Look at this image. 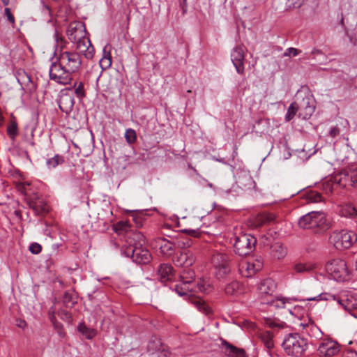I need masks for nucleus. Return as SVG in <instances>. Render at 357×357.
Masks as SVG:
<instances>
[{
	"instance_id": "31",
	"label": "nucleus",
	"mask_w": 357,
	"mask_h": 357,
	"mask_svg": "<svg viewBox=\"0 0 357 357\" xmlns=\"http://www.w3.org/2000/svg\"><path fill=\"white\" fill-rule=\"evenodd\" d=\"M65 162L64 157L59 154L54 155L52 158L46 160V165L48 169H54L57 166L63 164Z\"/></svg>"
},
{
	"instance_id": "58",
	"label": "nucleus",
	"mask_w": 357,
	"mask_h": 357,
	"mask_svg": "<svg viewBox=\"0 0 357 357\" xmlns=\"http://www.w3.org/2000/svg\"><path fill=\"white\" fill-rule=\"evenodd\" d=\"M58 333L61 337H63L64 335V332L61 328V325L59 324H58Z\"/></svg>"
},
{
	"instance_id": "7",
	"label": "nucleus",
	"mask_w": 357,
	"mask_h": 357,
	"mask_svg": "<svg viewBox=\"0 0 357 357\" xmlns=\"http://www.w3.org/2000/svg\"><path fill=\"white\" fill-rule=\"evenodd\" d=\"M229 258L224 251H214L211 256V264L218 278H223L230 272Z\"/></svg>"
},
{
	"instance_id": "36",
	"label": "nucleus",
	"mask_w": 357,
	"mask_h": 357,
	"mask_svg": "<svg viewBox=\"0 0 357 357\" xmlns=\"http://www.w3.org/2000/svg\"><path fill=\"white\" fill-rule=\"evenodd\" d=\"M273 337V334L268 331L262 333L260 335L261 341L268 349L273 348L274 346Z\"/></svg>"
},
{
	"instance_id": "20",
	"label": "nucleus",
	"mask_w": 357,
	"mask_h": 357,
	"mask_svg": "<svg viewBox=\"0 0 357 357\" xmlns=\"http://www.w3.org/2000/svg\"><path fill=\"white\" fill-rule=\"evenodd\" d=\"M158 279L162 283L172 281L174 279V268L169 264H161L157 269Z\"/></svg>"
},
{
	"instance_id": "5",
	"label": "nucleus",
	"mask_w": 357,
	"mask_h": 357,
	"mask_svg": "<svg viewBox=\"0 0 357 357\" xmlns=\"http://www.w3.org/2000/svg\"><path fill=\"white\" fill-rule=\"evenodd\" d=\"M356 241V234L353 231L346 229L333 231L329 237L330 243L337 250L348 249Z\"/></svg>"
},
{
	"instance_id": "62",
	"label": "nucleus",
	"mask_w": 357,
	"mask_h": 357,
	"mask_svg": "<svg viewBox=\"0 0 357 357\" xmlns=\"http://www.w3.org/2000/svg\"><path fill=\"white\" fill-rule=\"evenodd\" d=\"M268 221H272L274 220L273 215H271L270 217L268 218Z\"/></svg>"
},
{
	"instance_id": "51",
	"label": "nucleus",
	"mask_w": 357,
	"mask_h": 357,
	"mask_svg": "<svg viewBox=\"0 0 357 357\" xmlns=\"http://www.w3.org/2000/svg\"><path fill=\"white\" fill-rule=\"evenodd\" d=\"M183 231L188 234L190 236L197 237L199 235L198 230L195 229H184Z\"/></svg>"
},
{
	"instance_id": "1",
	"label": "nucleus",
	"mask_w": 357,
	"mask_h": 357,
	"mask_svg": "<svg viewBox=\"0 0 357 357\" xmlns=\"http://www.w3.org/2000/svg\"><path fill=\"white\" fill-rule=\"evenodd\" d=\"M134 243H130L128 245L122 246L121 249V255L130 257L132 261L137 264H146L152 259L149 250L144 246L145 241L143 234L137 232L133 234Z\"/></svg>"
},
{
	"instance_id": "50",
	"label": "nucleus",
	"mask_w": 357,
	"mask_h": 357,
	"mask_svg": "<svg viewBox=\"0 0 357 357\" xmlns=\"http://www.w3.org/2000/svg\"><path fill=\"white\" fill-rule=\"evenodd\" d=\"M178 243H179V245L182 246L183 248L190 247L192 245V244L193 243L192 239H185V240H183V241H179Z\"/></svg>"
},
{
	"instance_id": "61",
	"label": "nucleus",
	"mask_w": 357,
	"mask_h": 357,
	"mask_svg": "<svg viewBox=\"0 0 357 357\" xmlns=\"http://www.w3.org/2000/svg\"><path fill=\"white\" fill-rule=\"evenodd\" d=\"M315 53H321V51H319V50H312V54H315Z\"/></svg>"
},
{
	"instance_id": "34",
	"label": "nucleus",
	"mask_w": 357,
	"mask_h": 357,
	"mask_svg": "<svg viewBox=\"0 0 357 357\" xmlns=\"http://www.w3.org/2000/svg\"><path fill=\"white\" fill-rule=\"evenodd\" d=\"M241 287L238 282L232 281L226 286L225 291L227 295H236L241 292Z\"/></svg>"
},
{
	"instance_id": "59",
	"label": "nucleus",
	"mask_w": 357,
	"mask_h": 357,
	"mask_svg": "<svg viewBox=\"0 0 357 357\" xmlns=\"http://www.w3.org/2000/svg\"><path fill=\"white\" fill-rule=\"evenodd\" d=\"M2 3L4 5V6H8V3H9V0H0Z\"/></svg>"
},
{
	"instance_id": "64",
	"label": "nucleus",
	"mask_w": 357,
	"mask_h": 357,
	"mask_svg": "<svg viewBox=\"0 0 357 357\" xmlns=\"http://www.w3.org/2000/svg\"><path fill=\"white\" fill-rule=\"evenodd\" d=\"M356 268L357 270V259H356Z\"/></svg>"
},
{
	"instance_id": "35",
	"label": "nucleus",
	"mask_w": 357,
	"mask_h": 357,
	"mask_svg": "<svg viewBox=\"0 0 357 357\" xmlns=\"http://www.w3.org/2000/svg\"><path fill=\"white\" fill-rule=\"evenodd\" d=\"M99 65L102 70L109 68L112 65L111 54L109 52H107L105 48L103 50V56L99 61Z\"/></svg>"
},
{
	"instance_id": "42",
	"label": "nucleus",
	"mask_w": 357,
	"mask_h": 357,
	"mask_svg": "<svg viewBox=\"0 0 357 357\" xmlns=\"http://www.w3.org/2000/svg\"><path fill=\"white\" fill-rule=\"evenodd\" d=\"M307 199L310 202L318 203L322 201V196L319 192H312L308 195Z\"/></svg>"
},
{
	"instance_id": "48",
	"label": "nucleus",
	"mask_w": 357,
	"mask_h": 357,
	"mask_svg": "<svg viewBox=\"0 0 357 357\" xmlns=\"http://www.w3.org/2000/svg\"><path fill=\"white\" fill-rule=\"evenodd\" d=\"M251 263L252 264V265H254L253 268L255 269V271H257V272L260 271L263 267V260L262 258L260 257L256 258L255 260L251 261Z\"/></svg>"
},
{
	"instance_id": "10",
	"label": "nucleus",
	"mask_w": 357,
	"mask_h": 357,
	"mask_svg": "<svg viewBox=\"0 0 357 357\" xmlns=\"http://www.w3.org/2000/svg\"><path fill=\"white\" fill-rule=\"evenodd\" d=\"M50 78L58 84L66 85L70 83L72 75L64 68L60 61L52 62L50 71Z\"/></svg>"
},
{
	"instance_id": "8",
	"label": "nucleus",
	"mask_w": 357,
	"mask_h": 357,
	"mask_svg": "<svg viewBox=\"0 0 357 357\" xmlns=\"http://www.w3.org/2000/svg\"><path fill=\"white\" fill-rule=\"evenodd\" d=\"M58 61L61 62L64 68L71 75L79 70L82 63V56L79 53L75 52H61L58 56Z\"/></svg>"
},
{
	"instance_id": "46",
	"label": "nucleus",
	"mask_w": 357,
	"mask_h": 357,
	"mask_svg": "<svg viewBox=\"0 0 357 357\" xmlns=\"http://www.w3.org/2000/svg\"><path fill=\"white\" fill-rule=\"evenodd\" d=\"M158 357H171L172 353L169 351L167 346L164 345V347L160 349V351L156 354Z\"/></svg>"
},
{
	"instance_id": "13",
	"label": "nucleus",
	"mask_w": 357,
	"mask_h": 357,
	"mask_svg": "<svg viewBox=\"0 0 357 357\" xmlns=\"http://www.w3.org/2000/svg\"><path fill=\"white\" fill-rule=\"evenodd\" d=\"M66 34L72 43L83 38L86 35L84 23L80 21L70 22L67 28Z\"/></svg>"
},
{
	"instance_id": "57",
	"label": "nucleus",
	"mask_w": 357,
	"mask_h": 357,
	"mask_svg": "<svg viewBox=\"0 0 357 357\" xmlns=\"http://www.w3.org/2000/svg\"><path fill=\"white\" fill-rule=\"evenodd\" d=\"M17 326L20 328H24L26 326L24 320L19 319L17 321Z\"/></svg>"
},
{
	"instance_id": "54",
	"label": "nucleus",
	"mask_w": 357,
	"mask_h": 357,
	"mask_svg": "<svg viewBox=\"0 0 357 357\" xmlns=\"http://www.w3.org/2000/svg\"><path fill=\"white\" fill-rule=\"evenodd\" d=\"M344 357H357V352L352 350L347 351L344 354Z\"/></svg>"
},
{
	"instance_id": "32",
	"label": "nucleus",
	"mask_w": 357,
	"mask_h": 357,
	"mask_svg": "<svg viewBox=\"0 0 357 357\" xmlns=\"http://www.w3.org/2000/svg\"><path fill=\"white\" fill-rule=\"evenodd\" d=\"M31 208L38 215L45 214L48 212V206L41 201L36 202L31 204Z\"/></svg>"
},
{
	"instance_id": "37",
	"label": "nucleus",
	"mask_w": 357,
	"mask_h": 357,
	"mask_svg": "<svg viewBox=\"0 0 357 357\" xmlns=\"http://www.w3.org/2000/svg\"><path fill=\"white\" fill-rule=\"evenodd\" d=\"M341 214L342 216L352 218L357 215V210L352 205H345L341 209Z\"/></svg>"
},
{
	"instance_id": "19",
	"label": "nucleus",
	"mask_w": 357,
	"mask_h": 357,
	"mask_svg": "<svg viewBox=\"0 0 357 357\" xmlns=\"http://www.w3.org/2000/svg\"><path fill=\"white\" fill-rule=\"evenodd\" d=\"M210 284L204 280H200L197 282L196 289H190L188 287H184L180 285H175V291L179 296H184L187 294L188 291H193L195 292L200 291L202 293H208L210 290Z\"/></svg>"
},
{
	"instance_id": "14",
	"label": "nucleus",
	"mask_w": 357,
	"mask_h": 357,
	"mask_svg": "<svg viewBox=\"0 0 357 357\" xmlns=\"http://www.w3.org/2000/svg\"><path fill=\"white\" fill-rule=\"evenodd\" d=\"M244 47L242 45H236L231 53V59L235 66L236 72L240 75L244 74Z\"/></svg>"
},
{
	"instance_id": "27",
	"label": "nucleus",
	"mask_w": 357,
	"mask_h": 357,
	"mask_svg": "<svg viewBox=\"0 0 357 357\" xmlns=\"http://www.w3.org/2000/svg\"><path fill=\"white\" fill-rule=\"evenodd\" d=\"M191 303L202 313L208 315L211 313V308L199 298H191Z\"/></svg>"
},
{
	"instance_id": "9",
	"label": "nucleus",
	"mask_w": 357,
	"mask_h": 357,
	"mask_svg": "<svg viewBox=\"0 0 357 357\" xmlns=\"http://www.w3.org/2000/svg\"><path fill=\"white\" fill-rule=\"evenodd\" d=\"M326 271L336 281H343L348 275L347 264L340 259L328 262L326 265Z\"/></svg>"
},
{
	"instance_id": "28",
	"label": "nucleus",
	"mask_w": 357,
	"mask_h": 357,
	"mask_svg": "<svg viewBox=\"0 0 357 357\" xmlns=\"http://www.w3.org/2000/svg\"><path fill=\"white\" fill-rule=\"evenodd\" d=\"M74 105V99L68 95H63L59 102V107L63 112H67L68 109H70Z\"/></svg>"
},
{
	"instance_id": "4",
	"label": "nucleus",
	"mask_w": 357,
	"mask_h": 357,
	"mask_svg": "<svg viewBox=\"0 0 357 357\" xmlns=\"http://www.w3.org/2000/svg\"><path fill=\"white\" fill-rule=\"evenodd\" d=\"M257 243L256 238L247 233H241L234 236V252L239 256H247L251 254Z\"/></svg>"
},
{
	"instance_id": "18",
	"label": "nucleus",
	"mask_w": 357,
	"mask_h": 357,
	"mask_svg": "<svg viewBox=\"0 0 357 357\" xmlns=\"http://www.w3.org/2000/svg\"><path fill=\"white\" fill-rule=\"evenodd\" d=\"M220 348L227 357H247L244 349L238 348L224 339H220Z\"/></svg>"
},
{
	"instance_id": "24",
	"label": "nucleus",
	"mask_w": 357,
	"mask_h": 357,
	"mask_svg": "<svg viewBox=\"0 0 357 357\" xmlns=\"http://www.w3.org/2000/svg\"><path fill=\"white\" fill-rule=\"evenodd\" d=\"M160 252L165 256H171L174 252V244L164 238H160L156 241Z\"/></svg>"
},
{
	"instance_id": "52",
	"label": "nucleus",
	"mask_w": 357,
	"mask_h": 357,
	"mask_svg": "<svg viewBox=\"0 0 357 357\" xmlns=\"http://www.w3.org/2000/svg\"><path fill=\"white\" fill-rule=\"evenodd\" d=\"M63 301L66 304L68 303H74V301L72 300V296L69 293L64 294Z\"/></svg>"
},
{
	"instance_id": "41",
	"label": "nucleus",
	"mask_w": 357,
	"mask_h": 357,
	"mask_svg": "<svg viewBox=\"0 0 357 357\" xmlns=\"http://www.w3.org/2000/svg\"><path fill=\"white\" fill-rule=\"evenodd\" d=\"M125 138L128 144H133L137 139L135 130L132 128L127 129L125 132Z\"/></svg>"
},
{
	"instance_id": "23",
	"label": "nucleus",
	"mask_w": 357,
	"mask_h": 357,
	"mask_svg": "<svg viewBox=\"0 0 357 357\" xmlns=\"http://www.w3.org/2000/svg\"><path fill=\"white\" fill-rule=\"evenodd\" d=\"M291 301L292 299L290 298L275 297L274 296L270 298L263 299V303L274 306L276 308H284L286 307V304L291 303Z\"/></svg>"
},
{
	"instance_id": "26",
	"label": "nucleus",
	"mask_w": 357,
	"mask_h": 357,
	"mask_svg": "<svg viewBox=\"0 0 357 357\" xmlns=\"http://www.w3.org/2000/svg\"><path fill=\"white\" fill-rule=\"evenodd\" d=\"M161 340L156 336H152L147 345V350L151 354L158 353L164 347Z\"/></svg>"
},
{
	"instance_id": "11",
	"label": "nucleus",
	"mask_w": 357,
	"mask_h": 357,
	"mask_svg": "<svg viewBox=\"0 0 357 357\" xmlns=\"http://www.w3.org/2000/svg\"><path fill=\"white\" fill-rule=\"evenodd\" d=\"M334 181L342 188L354 186L357 183V166L351 165L342 169L334 176Z\"/></svg>"
},
{
	"instance_id": "21",
	"label": "nucleus",
	"mask_w": 357,
	"mask_h": 357,
	"mask_svg": "<svg viewBox=\"0 0 357 357\" xmlns=\"http://www.w3.org/2000/svg\"><path fill=\"white\" fill-rule=\"evenodd\" d=\"M17 81L23 90L26 91L29 93H32L35 91L36 86L32 82L31 77L26 73L24 71L19 73Z\"/></svg>"
},
{
	"instance_id": "25",
	"label": "nucleus",
	"mask_w": 357,
	"mask_h": 357,
	"mask_svg": "<svg viewBox=\"0 0 357 357\" xmlns=\"http://www.w3.org/2000/svg\"><path fill=\"white\" fill-rule=\"evenodd\" d=\"M195 277V272L190 267L183 268L180 272L181 281L184 286L191 284Z\"/></svg>"
},
{
	"instance_id": "38",
	"label": "nucleus",
	"mask_w": 357,
	"mask_h": 357,
	"mask_svg": "<svg viewBox=\"0 0 357 357\" xmlns=\"http://www.w3.org/2000/svg\"><path fill=\"white\" fill-rule=\"evenodd\" d=\"M299 109L298 105L296 102L291 103L289 105L287 114L285 115V121H291L296 115V112Z\"/></svg>"
},
{
	"instance_id": "49",
	"label": "nucleus",
	"mask_w": 357,
	"mask_h": 357,
	"mask_svg": "<svg viewBox=\"0 0 357 357\" xmlns=\"http://www.w3.org/2000/svg\"><path fill=\"white\" fill-rule=\"evenodd\" d=\"M4 15L7 17V20L10 24L14 25L15 23V17H14L13 15L12 14L11 10H10V9L9 8H6L4 9Z\"/></svg>"
},
{
	"instance_id": "47",
	"label": "nucleus",
	"mask_w": 357,
	"mask_h": 357,
	"mask_svg": "<svg viewBox=\"0 0 357 357\" xmlns=\"http://www.w3.org/2000/svg\"><path fill=\"white\" fill-rule=\"evenodd\" d=\"M41 250L42 246L38 243H32L29 246V251L33 254H39Z\"/></svg>"
},
{
	"instance_id": "44",
	"label": "nucleus",
	"mask_w": 357,
	"mask_h": 357,
	"mask_svg": "<svg viewBox=\"0 0 357 357\" xmlns=\"http://www.w3.org/2000/svg\"><path fill=\"white\" fill-rule=\"evenodd\" d=\"M301 51L294 48V47H289L287 48L283 54L284 56H297Z\"/></svg>"
},
{
	"instance_id": "22",
	"label": "nucleus",
	"mask_w": 357,
	"mask_h": 357,
	"mask_svg": "<svg viewBox=\"0 0 357 357\" xmlns=\"http://www.w3.org/2000/svg\"><path fill=\"white\" fill-rule=\"evenodd\" d=\"M195 262L193 255L189 251H183L177 257L176 265L183 268L190 267Z\"/></svg>"
},
{
	"instance_id": "45",
	"label": "nucleus",
	"mask_w": 357,
	"mask_h": 357,
	"mask_svg": "<svg viewBox=\"0 0 357 357\" xmlns=\"http://www.w3.org/2000/svg\"><path fill=\"white\" fill-rule=\"evenodd\" d=\"M54 38L58 43V45L60 46L61 48H63L65 47V44L66 43V41L63 38V37L59 34V33L57 31V30H55L54 32Z\"/></svg>"
},
{
	"instance_id": "6",
	"label": "nucleus",
	"mask_w": 357,
	"mask_h": 357,
	"mask_svg": "<svg viewBox=\"0 0 357 357\" xmlns=\"http://www.w3.org/2000/svg\"><path fill=\"white\" fill-rule=\"evenodd\" d=\"M307 301H335L346 312H348L351 316L357 319V307H354V303L347 298H344L339 295L330 293H323L317 296L307 298Z\"/></svg>"
},
{
	"instance_id": "3",
	"label": "nucleus",
	"mask_w": 357,
	"mask_h": 357,
	"mask_svg": "<svg viewBox=\"0 0 357 357\" xmlns=\"http://www.w3.org/2000/svg\"><path fill=\"white\" fill-rule=\"evenodd\" d=\"M298 225L301 229H313L316 232L317 229H325L328 227L326 215L321 211H311L303 215L299 218Z\"/></svg>"
},
{
	"instance_id": "56",
	"label": "nucleus",
	"mask_w": 357,
	"mask_h": 357,
	"mask_svg": "<svg viewBox=\"0 0 357 357\" xmlns=\"http://www.w3.org/2000/svg\"><path fill=\"white\" fill-rule=\"evenodd\" d=\"M266 324L267 325H268L271 328H273V327H279L280 325L276 324L275 321H272L271 319H267L266 321Z\"/></svg>"
},
{
	"instance_id": "17",
	"label": "nucleus",
	"mask_w": 357,
	"mask_h": 357,
	"mask_svg": "<svg viewBox=\"0 0 357 357\" xmlns=\"http://www.w3.org/2000/svg\"><path fill=\"white\" fill-rule=\"evenodd\" d=\"M76 49L79 53L82 54L87 59H91L93 57L95 50L92 45L90 39L86 36L80 40L75 41Z\"/></svg>"
},
{
	"instance_id": "55",
	"label": "nucleus",
	"mask_w": 357,
	"mask_h": 357,
	"mask_svg": "<svg viewBox=\"0 0 357 357\" xmlns=\"http://www.w3.org/2000/svg\"><path fill=\"white\" fill-rule=\"evenodd\" d=\"M180 6L183 10V13H185L187 10V2L186 0H180Z\"/></svg>"
},
{
	"instance_id": "2",
	"label": "nucleus",
	"mask_w": 357,
	"mask_h": 357,
	"mask_svg": "<svg viewBox=\"0 0 357 357\" xmlns=\"http://www.w3.org/2000/svg\"><path fill=\"white\" fill-rule=\"evenodd\" d=\"M282 347L288 356L301 357L307 349V340L298 333H291L284 338Z\"/></svg>"
},
{
	"instance_id": "39",
	"label": "nucleus",
	"mask_w": 357,
	"mask_h": 357,
	"mask_svg": "<svg viewBox=\"0 0 357 357\" xmlns=\"http://www.w3.org/2000/svg\"><path fill=\"white\" fill-rule=\"evenodd\" d=\"M274 256L278 259L283 258L287 253L285 248L280 244H275L271 247Z\"/></svg>"
},
{
	"instance_id": "29",
	"label": "nucleus",
	"mask_w": 357,
	"mask_h": 357,
	"mask_svg": "<svg viewBox=\"0 0 357 357\" xmlns=\"http://www.w3.org/2000/svg\"><path fill=\"white\" fill-rule=\"evenodd\" d=\"M253 268L254 265H252L251 261H247L240 266L239 271L244 277L249 278L252 277L257 272Z\"/></svg>"
},
{
	"instance_id": "15",
	"label": "nucleus",
	"mask_w": 357,
	"mask_h": 357,
	"mask_svg": "<svg viewBox=\"0 0 357 357\" xmlns=\"http://www.w3.org/2000/svg\"><path fill=\"white\" fill-rule=\"evenodd\" d=\"M276 287L275 282L271 278H266L260 282L258 291L261 303H263V299L270 298L271 296H273V294L275 291Z\"/></svg>"
},
{
	"instance_id": "40",
	"label": "nucleus",
	"mask_w": 357,
	"mask_h": 357,
	"mask_svg": "<svg viewBox=\"0 0 357 357\" xmlns=\"http://www.w3.org/2000/svg\"><path fill=\"white\" fill-rule=\"evenodd\" d=\"M7 134L12 139H14L15 137L17 135L18 130L17 124L16 122L13 121L8 125L7 128Z\"/></svg>"
},
{
	"instance_id": "12",
	"label": "nucleus",
	"mask_w": 357,
	"mask_h": 357,
	"mask_svg": "<svg viewBox=\"0 0 357 357\" xmlns=\"http://www.w3.org/2000/svg\"><path fill=\"white\" fill-rule=\"evenodd\" d=\"M299 108L298 116L307 120L309 119L315 110V99L310 91H307L298 105Z\"/></svg>"
},
{
	"instance_id": "16",
	"label": "nucleus",
	"mask_w": 357,
	"mask_h": 357,
	"mask_svg": "<svg viewBox=\"0 0 357 357\" xmlns=\"http://www.w3.org/2000/svg\"><path fill=\"white\" fill-rule=\"evenodd\" d=\"M320 355L331 357L336 355L340 351L339 344L333 340H324L322 341L317 349Z\"/></svg>"
},
{
	"instance_id": "30",
	"label": "nucleus",
	"mask_w": 357,
	"mask_h": 357,
	"mask_svg": "<svg viewBox=\"0 0 357 357\" xmlns=\"http://www.w3.org/2000/svg\"><path fill=\"white\" fill-rule=\"evenodd\" d=\"M315 268V265L311 263H296L292 266V269L297 273L310 272Z\"/></svg>"
},
{
	"instance_id": "33",
	"label": "nucleus",
	"mask_w": 357,
	"mask_h": 357,
	"mask_svg": "<svg viewBox=\"0 0 357 357\" xmlns=\"http://www.w3.org/2000/svg\"><path fill=\"white\" fill-rule=\"evenodd\" d=\"M77 330L89 340L92 339L96 335V331L94 329L87 327L84 323H81L78 325Z\"/></svg>"
},
{
	"instance_id": "63",
	"label": "nucleus",
	"mask_w": 357,
	"mask_h": 357,
	"mask_svg": "<svg viewBox=\"0 0 357 357\" xmlns=\"http://www.w3.org/2000/svg\"><path fill=\"white\" fill-rule=\"evenodd\" d=\"M314 0H303V1H314Z\"/></svg>"
},
{
	"instance_id": "43",
	"label": "nucleus",
	"mask_w": 357,
	"mask_h": 357,
	"mask_svg": "<svg viewBox=\"0 0 357 357\" xmlns=\"http://www.w3.org/2000/svg\"><path fill=\"white\" fill-rule=\"evenodd\" d=\"M74 87L75 93L78 98H82L83 96H84V89L82 82H79L77 85L76 83H75Z\"/></svg>"
},
{
	"instance_id": "53",
	"label": "nucleus",
	"mask_w": 357,
	"mask_h": 357,
	"mask_svg": "<svg viewBox=\"0 0 357 357\" xmlns=\"http://www.w3.org/2000/svg\"><path fill=\"white\" fill-rule=\"evenodd\" d=\"M329 133L331 137H335L339 134V128L333 127L331 128Z\"/></svg>"
},
{
	"instance_id": "60",
	"label": "nucleus",
	"mask_w": 357,
	"mask_h": 357,
	"mask_svg": "<svg viewBox=\"0 0 357 357\" xmlns=\"http://www.w3.org/2000/svg\"><path fill=\"white\" fill-rule=\"evenodd\" d=\"M24 154L25 155V157L27 158V159H29V153L26 151H24Z\"/></svg>"
}]
</instances>
